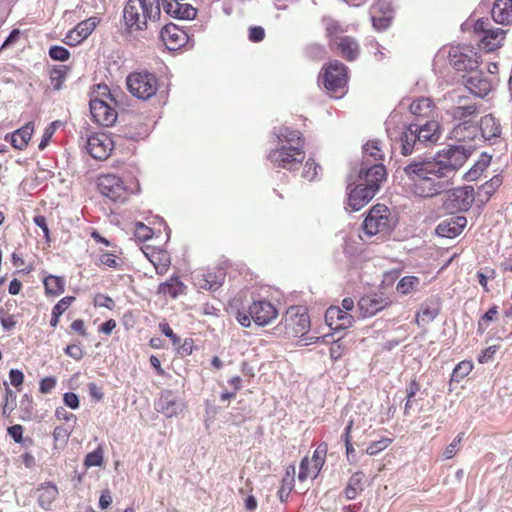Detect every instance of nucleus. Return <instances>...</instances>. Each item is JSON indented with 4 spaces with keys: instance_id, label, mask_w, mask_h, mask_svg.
Returning <instances> with one entry per match:
<instances>
[{
    "instance_id": "f257e3e1",
    "label": "nucleus",
    "mask_w": 512,
    "mask_h": 512,
    "mask_svg": "<svg viewBox=\"0 0 512 512\" xmlns=\"http://www.w3.org/2000/svg\"><path fill=\"white\" fill-rule=\"evenodd\" d=\"M278 145L267 155L270 163L289 172L297 171L306 158L305 137L300 130L288 126L275 129Z\"/></svg>"
},
{
    "instance_id": "f03ea898",
    "label": "nucleus",
    "mask_w": 512,
    "mask_h": 512,
    "mask_svg": "<svg viewBox=\"0 0 512 512\" xmlns=\"http://www.w3.org/2000/svg\"><path fill=\"white\" fill-rule=\"evenodd\" d=\"M410 189L416 196L431 198L443 192L449 179L437 159L414 161L404 168Z\"/></svg>"
},
{
    "instance_id": "7ed1b4c3",
    "label": "nucleus",
    "mask_w": 512,
    "mask_h": 512,
    "mask_svg": "<svg viewBox=\"0 0 512 512\" xmlns=\"http://www.w3.org/2000/svg\"><path fill=\"white\" fill-rule=\"evenodd\" d=\"M159 16V0H128L124 8V21L130 31L146 29L148 20Z\"/></svg>"
},
{
    "instance_id": "20e7f679",
    "label": "nucleus",
    "mask_w": 512,
    "mask_h": 512,
    "mask_svg": "<svg viewBox=\"0 0 512 512\" xmlns=\"http://www.w3.org/2000/svg\"><path fill=\"white\" fill-rule=\"evenodd\" d=\"M456 103L457 105L448 111L452 119L458 121L453 128V135L456 139L465 141L473 138V123L479 112V107L476 103L469 102L465 96H458Z\"/></svg>"
},
{
    "instance_id": "39448f33",
    "label": "nucleus",
    "mask_w": 512,
    "mask_h": 512,
    "mask_svg": "<svg viewBox=\"0 0 512 512\" xmlns=\"http://www.w3.org/2000/svg\"><path fill=\"white\" fill-rule=\"evenodd\" d=\"M319 80L330 96L341 98L347 92L348 67L338 60H332L322 67Z\"/></svg>"
},
{
    "instance_id": "423d86ee",
    "label": "nucleus",
    "mask_w": 512,
    "mask_h": 512,
    "mask_svg": "<svg viewBox=\"0 0 512 512\" xmlns=\"http://www.w3.org/2000/svg\"><path fill=\"white\" fill-rule=\"evenodd\" d=\"M277 317V308L266 299L253 300L247 310H237L235 313L236 320L245 328H249L252 321L258 326H266Z\"/></svg>"
},
{
    "instance_id": "0eeeda50",
    "label": "nucleus",
    "mask_w": 512,
    "mask_h": 512,
    "mask_svg": "<svg viewBox=\"0 0 512 512\" xmlns=\"http://www.w3.org/2000/svg\"><path fill=\"white\" fill-rule=\"evenodd\" d=\"M99 192L113 202L124 203L139 190L137 181L126 182L115 174H102L97 179Z\"/></svg>"
},
{
    "instance_id": "6e6552de",
    "label": "nucleus",
    "mask_w": 512,
    "mask_h": 512,
    "mask_svg": "<svg viewBox=\"0 0 512 512\" xmlns=\"http://www.w3.org/2000/svg\"><path fill=\"white\" fill-rule=\"evenodd\" d=\"M126 85L134 97L149 100L157 93L160 83L154 73L143 70L130 73L127 76Z\"/></svg>"
},
{
    "instance_id": "1a4fd4ad",
    "label": "nucleus",
    "mask_w": 512,
    "mask_h": 512,
    "mask_svg": "<svg viewBox=\"0 0 512 512\" xmlns=\"http://www.w3.org/2000/svg\"><path fill=\"white\" fill-rule=\"evenodd\" d=\"M474 32L479 39V48L486 52L500 48L506 35L505 30L491 27L488 18L478 19L474 25Z\"/></svg>"
},
{
    "instance_id": "9d476101",
    "label": "nucleus",
    "mask_w": 512,
    "mask_h": 512,
    "mask_svg": "<svg viewBox=\"0 0 512 512\" xmlns=\"http://www.w3.org/2000/svg\"><path fill=\"white\" fill-rule=\"evenodd\" d=\"M390 229V210L384 204L374 205L368 212L364 222L363 230L366 235L374 236L386 233Z\"/></svg>"
},
{
    "instance_id": "9b49d317",
    "label": "nucleus",
    "mask_w": 512,
    "mask_h": 512,
    "mask_svg": "<svg viewBox=\"0 0 512 512\" xmlns=\"http://www.w3.org/2000/svg\"><path fill=\"white\" fill-rule=\"evenodd\" d=\"M327 444L320 443L313 452L312 459L304 457L300 463V471L298 479L301 482L306 481L308 478H316L321 468L323 467L327 455Z\"/></svg>"
},
{
    "instance_id": "f8f14e48",
    "label": "nucleus",
    "mask_w": 512,
    "mask_h": 512,
    "mask_svg": "<svg viewBox=\"0 0 512 512\" xmlns=\"http://www.w3.org/2000/svg\"><path fill=\"white\" fill-rule=\"evenodd\" d=\"M475 200L472 186L454 188L447 192L444 207L450 211H467Z\"/></svg>"
},
{
    "instance_id": "ddd939ff",
    "label": "nucleus",
    "mask_w": 512,
    "mask_h": 512,
    "mask_svg": "<svg viewBox=\"0 0 512 512\" xmlns=\"http://www.w3.org/2000/svg\"><path fill=\"white\" fill-rule=\"evenodd\" d=\"M469 158V153L461 146L448 148L437 161L443 168V172L450 179L454 173L461 168Z\"/></svg>"
},
{
    "instance_id": "4468645a",
    "label": "nucleus",
    "mask_w": 512,
    "mask_h": 512,
    "mask_svg": "<svg viewBox=\"0 0 512 512\" xmlns=\"http://www.w3.org/2000/svg\"><path fill=\"white\" fill-rule=\"evenodd\" d=\"M286 328L295 336L305 335L310 328V319L305 307L292 306L285 315Z\"/></svg>"
},
{
    "instance_id": "2eb2a0df",
    "label": "nucleus",
    "mask_w": 512,
    "mask_h": 512,
    "mask_svg": "<svg viewBox=\"0 0 512 512\" xmlns=\"http://www.w3.org/2000/svg\"><path fill=\"white\" fill-rule=\"evenodd\" d=\"M449 60L457 71H473L479 64L477 52L469 47L452 48Z\"/></svg>"
},
{
    "instance_id": "dca6fc26",
    "label": "nucleus",
    "mask_w": 512,
    "mask_h": 512,
    "mask_svg": "<svg viewBox=\"0 0 512 512\" xmlns=\"http://www.w3.org/2000/svg\"><path fill=\"white\" fill-rule=\"evenodd\" d=\"M114 147L110 136L105 133H95L88 138V153L97 160H106Z\"/></svg>"
},
{
    "instance_id": "f3484780",
    "label": "nucleus",
    "mask_w": 512,
    "mask_h": 512,
    "mask_svg": "<svg viewBox=\"0 0 512 512\" xmlns=\"http://www.w3.org/2000/svg\"><path fill=\"white\" fill-rule=\"evenodd\" d=\"M92 118L101 126H112L117 120V112L106 101L93 98L89 102Z\"/></svg>"
},
{
    "instance_id": "a211bd4d",
    "label": "nucleus",
    "mask_w": 512,
    "mask_h": 512,
    "mask_svg": "<svg viewBox=\"0 0 512 512\" xmlns=\"http://www.w3.org/2000/svg\"><path fill=\"white\" fill-rule=\"evenodd\" d=\"M100 23L98 17H90L81 21L65 36L64 42L69 46H77L87 39Z\"/></svg>"
},
{
    "instance_id": "6ab92c4d",
    "label": "nucleus",
    "mask_w": 512,
    "mask_h": 512,
    "mask_svg": "<svg viewBox=\"0 0 512 512\" xmlns=\"http://www.w3.org/2000/svg\"><path fill=\"white\" fill-rule=\"evenodd\" d=\"M391 304V300L383 294H369L358 301V309L363 318L370 317Z\"/></svg>"
},
{
    "instance_id": "aec40b11",
    "label": "nucleus",
    "mask_w": 512,
    "mask_h": 512,
    "mask_svg": "<svg viewBox=\"0 0 512 512\" xmlns=\"http://www.w3.org/2000/svg\"><path fill=\"white\" fill-rule=\"evenodd\" d=\"M160 37L166 48L171 51L180 49L188 42L187 33L172 23L162 28Z\"/></svg>"
},
{
    "instance_id": "412c9836",
    "label": "nucleus",
    "mask_w": 512,
    "mask_h": 512,
    "mask_svg": "<svg viewBox=\"0 0 512 512\" xmlns=\"http://www.w3.org/2000/svg\"><path fill=\"white\" fill-rule=\"evenodd\" d=\"M330 49L349 62L356 60L360 53V46L356 39L347 35L339 39L335 38Z\"/></svg>"
},
{
    "instance_id": "4be33fe9",
    "label": "nucleus",
    "mask_w": 512,
    "mask_h": 512,
    "mask_svg": "<svg viewBox=\"0 0 512 512\" xmlns=\"http://www.w3.org/2000/svg\"><path fill=\"white\" fill-rule=\"evenodd\" d=\"M142 251L159 275L167 273L171 265V257L166 250L152 245H145Z\"/></svg>"
},
{
    "instance_id": "5701e85b",
    "label": "nucleus",
    "mask_w": 512,
    "mask_h": 512,
    "mask_svg": "<svg viewBox=\"0 0 512 512\" xmlns=\"http://www.w3.org/2000/svg\"><path fill=\"white\" fill-rule=\"evenodd\" d=\"M353 316L338 306H330L325 313V322L332 330L348 329L353 324Z\"/></svg>"
},
{
    "instance_id": "b1692460",
    "label": "nucleus",
    "mask_w": 512,
    "mask_h": 512,
    "mask_svg": "<svg viewBox=\"0 0 512 512\" xmlns=\"http://www.w3.org/2000/svg\"><path fill=\"white\" fill-rule=\"evenodd\" d=\"M164 11L172 17L179 19H193L197 11L185 0H162Z\"/></svg>"
},
{
    "instance_id": "393cba45",
    "label": "nucleus",
    "mask_w": 512,
    "mask_h": 512,
    "mask_svg": "<svg viewBox=\"0 0 512 512\" xmlns=\"http://www.w3.org/2000/svg\"><path fill=\"white\" fill-rule=\"evenodd\" d=\"M184 409L185 404L180 402L171 391L163 392L157 403L158 412L167 418L178 416Z\"/></svg>"
},
{
    "instance_id": "a878e982",
    "label": "nucleus",
    "mask_w": 512,
    "mask_h": 512,
    "mask_svg": "<svg viewBox=\"0 0 512 512\" xmlns=\"http://www.w3.org/2000/svg\"><path fill=\"white\" fill-rule=\"evenodd\" d=\"M38 505L45 511L52 509L53 503L59 495L56 484L48 481L41 483L35 490Z\"/></svg>"
},
{
    "instance_id": "bb28decb",
    "label": "nucleus",
    "mask_w": 512,
    "mask_h": 512,
    "mask_svg": "<svg viewBox=\"0 0 512 512\" xmlns=\"http://www.w3.org/2000/svg\"><path fill=\"white\" fill-rule=\"evenodd\" d=\"M360 177L364 179V183L369 188H373L377 192L380 184L386 180L387 171L382 163H375L369 168H362Z\"/></svg>"
},
{
    "instance_id": "cd10ccee",
    "label": "nucleus",
    "mask_w": 512,
    "mask_h": 512,
    "mask_svg": "<svg viewBox=\"0 0 512 512\" xmlns=\"http://www.w3.org/2000/svg\"><path fill=\"white\" fill-rule=\"evenodd\" d=\"M373 188H369L365 184H359L352 189L348 195L347 205L352 211H359L362 209L374 196Z\"/></svg>"
},
{
    "instance_id": "c85d7f7f",
    "label": "nucleus",
    "mask_w": 512,
    "mask_h": 512,
    "mask_svg": "<svg viewBox=\"0 0 512 512\" xmlns=\"http://www.w3.org/2000/svg\"><path fill=\"white\" fill-rule=\"evenodd\" d=\"M466 225V217L453 216L439 223L436 233L441 237L454 238L462 233Z\"/></svg>"
},
{
    "instance_id": "c756f323",
    "label": "nucleus",
    "mask_w": 512,
    "mask_h": 512,
    "mask_svg": "<svg viewBox=\"0 0 512 512\" xmlns=\"http://www.w3.org/2000/svg\"><path fill=\"white\" fill-rule=\"evenodd\" d=\"M464 84L470 93L482 98L488 95L492 88L490 80L480 72L467 77Z\"/></svg>"
},
{
    "instance_id": "7c9ffc66",
    "label": "nucleus",
    "mask_w": 512,
    "mask_h": 512,
    "mask_svg": "<svg viewBox=\"0 0 512 512\" xmlns=\"http://www.w3.org/2000/svg\"><path fill=\"white\" fill-rule=\"evenodd\" d=\"M34 133V124L29 122L11 134L5 136V141L10 142L13 148L24 150Z\"/></svg>"
},
{
    "instance_id": "2f4dec72",
    "label": "nucleus",
    "mask_w": 512,
    "mask_h": 512,
    "mask_svg": "<svg viewBox=\"0 0 512 512\" xmlns=\"http://www.w3.org/2000/svg\"><path fill=\"white\" fill-rule=\"evenodd\" d=\"M414 129H416L417 140L420 143H436L440 137L441 133L439 130V124L437 121L431 120L427 121L423 125L411 124Z\"/></svg>"
},
{
    "instance_id": "473e14b6",
    "label": "nucleus",
    "mask_w": 512,
    "mask_h": 512,
    "mask_svg": "<svg viewBox=\"0 0 512 512\" xmlns=\"http://www.w3.org/2000/svg\"><path fill=\"white\" fill-rule=\"evenodd\" d=\"M491 14L495 22L503 25L510 24L512 22V0H496Z\"/></svg>"
},
{
    "instance_id": "72a5a7b5",
    "label": "nucleus",
    "mask_w": 512,
    "mask_h": 512,
    "mask_svg": "<svg viewBox=\"0 0 512 512\" xmlns=\"http://www.w3.org/2000/svg\"><path fill=\"white\" fill-rule=\"evenodd\" d=\"M364 481L365 474L362 471H357L351 475L346 487L343 490L347 500H353L363 492Z\"/></svg>"
},
{
    "instance_id": "f704fd0d",
    "label": "nucleus",
    "mask_w": 512,
    "mask_h": 512,
    "mask_svg": "<svg viewBox=\"0 0 512 512\" xmlns=\"http://www.w3.org/2000/svg\"><path fill=\"white\" fill-rule=\"evenodd\" d=\"M479 128L484 139L490 140L499 137L501 134V126L494 116L491 114L481 118Z\"/></svg>"
},
{
    "instance_id": "c9c22d12",
    "label": "nucleus",
    "mask_w": 512,
    "mask_h": 512,
    "mask_svg": "<svg viewBox=\"0 0 512 512\" xmlns=\"http://www.w3.org/2000/svg\"><path fill=\"white\" fill-rule=\"evenodd\" d=\"M295 472H296V468L294 465H289L286 468L285 475L282 478L281 486L277 493L281 502L287 501L290 493L294 489Z\"/></svg>"
},
{
    "instance_id": "e433bc0d",
    "label": "nucleus",
    "mask_w": 512,
    "mask_h": 512,
    "mask_svg": "<svg viewBox=\"0 0 512 512\" xmlns=\"http://www.w3.org/2000/svg\"><path fill=\"white\" fill-rule=\"evenodd\" d=\"M435 104L430 98H418L410 104V111L413 115L423 118L433 116Z\"/></svg>"
},
{
    "instance_id": "4c0bfd02",
    "label": "nucleus",
    "mask_w": 512,
    "mask_h": 512,
    "mask_svg": "<svg viewBox=\"0 0 512 512\" xmlns=\"http://www.w3.org/2000/svg\"><path fill=\"white\" fill-rule=\"evenodd\" d=\"M364 162L375 161L382 163L385 153L379 140H370L364 146Z\"/></svg>"
},
{
    "instance_id": "58836bf2",
    "label": "nucleus",
    "mask_w": 512,
    "mask_h": 512,
    "mask_svg": "<svg viewBox=\"0 0 512 512\" xmlns=\"http://www.w3.org/2000/svg\"><path fill=\"white\" fill-rule=\"evenodd\" d=\"M491 163V156L482 153L477 160V162L472 166V168L467 171L464 175L465 180L467 181H476L478 180L484 171L489 167Z\"/></svg>"
},
{
    "instance_id": "ea45409f",
    "label": "nucleus",
    "mask_w": 512,
    "mask_h": 512,
    "mask_svg": "<svg viewBox=\"0 0 512 512\" xmlns=\"http://www.w3.org/2000/svg\"><path fill=\"white\" fill-rule=\"evenodd\" d=\"M185 286L178 277H171L166 282L159 285L158 293L176 298L184 292Z\"/></svg>"
},
{
    "instance_id": "a19ab883",
    "label": "nucleus",
    "mask_w": 512,
    "mask_h": 512,
    "mask_svg": "<svg viewBox=\"0 0 512 512\" xmlns=\"http://www.w3.org/2000/svg\"><path fill=\"white\" fill-rule=\"evenodd\" d=\"M224 281V273L222 271L216 272H207L202 275V278L199 280L198 285L202 289L206 290H216L218 289Z\"/></svg>"
},
{
    "instance_id": "79ce46f5",
    "label": "nucleus",
    "mask_w": 512,
    "mask_h": 512,
    "mask_svg": "<svg viewBox=\"0 0 512 512\" xmlns=\"http://www.w3.org/2000/svg\"><path fill=\"white\" fill-rule=\"evenodd\" d=\"M416 129L409 125L402 133L400 137L401 141V153L404 156L410 155L414 149V145L417 140Z\"/></svg>"
},
{
    "instance_id": "37998d69",
    "label": "nucleus",
    "mask_w": 512,
    "mask_h": 512,
    "mask_svg": "<svg viewBox=\"0 0 512 512\" xmlns=\"http://www.w3.org/2000/svg\"><path fill=\"white\" fill-rule=\"evenodd\" d=\"M381 12V7L379 4H375L371 7V17L373 26L377 29H385L387 28L392 20L391 11L387 8V11L383 13V15H379Z\"/></svg>"
},
{
    "instance_id": "c03bdc74",
    "label": "nucleus",
    "mask_w": 512,
    "mask_h": 512,
    "mask_svg": "<svg viewBox=\"0 0 512 512\" xmlns=\"http://www.w3.org/2000/svg\"><path fill=\"white\" fill-rule=\"evenodd\" d=\"M323 23L325 25V31L326 36L328 38L329 47L333 44L335 38L339 39L345 36L342 35L345 30L338 21L330 17H326L323 19Z\"/></svg>"
},
{
    "instance_id": "a18cd8bd",
    "label": "nucleus",
    "mask_w": 512,
    "mask_h": 512,
    "mask_svg": "<svg viewBox=\"0 0 512 512\" xmlns=\"http://www.w3.org/2000/svg\"><path fill=\"white\" fill-rule=\"evenodd\" d=\"M43 283L47 295L58 296L65 290V280L62 277L49 275Z\"/></svg>"
},
{
    "instance_id": "49530a36",
    "label": "nucleus",
    "mask_w": 512,
    "mask_h": 512,
    "mask_svg": "<svg viewBox=\"0 0 512 512\" xmlns=\"http://www.w3.org/2000/svg\"><path fill=\"white\" fill-rule=\"evenodd\" d=\"M69 72L66 65L54 66L49 73L50 84L54 90H60Z\"/></svg>"
},
{
    "instance_id": "de8ad7c7",
    "label": "nucleus",
    "mask_w": 512,
    "mask_h": 512,
    "mask_svg": "<svg viewBox=\"0 0 512 512\" xmlns=\"http://www.w3.org/2000/svg\"><path fill=\"white\" fill-rule=\"evenodd\" d=\"M420 278L416 276H405L396 285V291L401 295H408L415 292L420 286Z\"/></svg>"
},
{
    "instance_id": "09e8293b",
    "label": "nucleus",
    "mask_w": 512,
    "mask_h": 512,
    "mask_svg": "<svg viewBox=\"0 0 512 512\" xmlns=\"http://www.w3.org/2000/svg\"><path fill=\"white\" fill-rule=\"evenodd\" d=\"M322 168L313 158H308L302 169L301 176L303 179L312 182L319 178Z\"/></svg>"
},
{
    "instance_id": "8fccbe9b",
    "label": "nucleus",
    "mask_w": 512,
    "mask_h": 512,
    "mask_svg": "<svg viewBox=\"0 0 512 512\" xmlns=\"http://www.w3.org/2000/svg\"><path fill=\"white\" fill-rule=\"evenodd\" d=\"M502 178L500 176H494L489 181L484 183L478 191L479 197L485 196L481 201H488L494 192L500 187Z\"/></svg>"
},
{
    "instance_id": "3c124183",
    "label": "nucleus",
    "mask_w": 512,
    "mask_h": 512,
    "mask_svg": "<svg viewBox=\"0 0 512 512\" xmlns=\"http://www.w3.org/2000/svg\"><path fill=\"white\" fill-rule=\"evenodd\" d=\"M5 393L4 403L2 405V415L4 417H10L12 411L16 408V393L9 388L7 382H4Z\"/></svg>"
},
{
    "instance_id": "603ef678",
    "label": "nucleus",
    "mask_w": 512,
    "mask_h": 512,
    "mask_svg": "<svg viewBox=\"0 0 512 512\" xmlns=\"http://www.w3.org/2000/svg\"><path fill=\"white\" fill-rule=\"evenodd\" d=\"M473 369V363L469 360L459 362L453 369L451 381L460 382L463 380Z\"/></svg>"
},
{
    "instance_id": "864d4df0",
    "label": "nucleus",
    "mask_w": 512,
    "mask_h": 512,
    "mask_svg": "<svg viewBox=\"0 0 512 512\" xmlns=\"http://www.w3.org/2000/svg\"><path fill=\"white\" fill-rule=\"evenodd\" d=\"M393 442L392 438L382 437L380 440L372 441L366 448V453L370 456L376 455L388 448Z\"/></svg>"
},
{
    "instance_id": "5fc2aeb1",
    "label": "nucleus",
    "mask_w": 512,
    "mask_h": 512,
    "mask_svg": "<svg viewBox=\"0 0 512 512\" xmlns=\"http://www.w3.org/2000/svg\"><path fill=\"white\" fill-rule=\"evenodd\" d=\"M154 235V231L149 226L145 225L142 222L134 223V236L137 240L141 242H145L150 240Z\"/></svg>"
},
{
    "instance_id": "6e6d98bb",
    "label": "nucleus",
    "mask_w": 512,
    "mask_h": 512,
    "mask_svg": "<svg viewBox=\"0 0 512 512\" xmlns=\"http://www.w3.org/2000/svg\"><path fill=\"white\" fill-rule=\"evenodd\" d=\"M104 462L103 457V449L102 447H97L94 451L88 453L84 460V465L86 467H95L101 466Z\"/></svg>"
},
{
    "instance_id": "4d7b16f0",
    "label": "nucleus",
    "mask_w": 512,
    "mask_h": 512,
    "mask_svg": "<svg viewBox=\"0 0 512 512\" xmlns=\"http://www.w3.org/2000/svg\"><path fill=\"white\" fill-rule=\"evenodd\" d=\"M498 315V307H491L478 321V332L483 333L489 326V323L496 319Z\"/></svg>"
},
{
    "instance_id": "13d9d810",
    "label": "nucleus",
    "mask_w": 512,
    "mask_h": 512,
    "mask_svg": "<svg viewBox=\"0 0 512 512\" xmlns=\"http://www.w3.org/2000/svg\"><path fill=\"white\" fill-rule=\"evenodd\" d=\"M463 437H464V433H459L454 439L453 441L445 448V450L443 451V457L444 459H451L453 458L458 450H459V446L461 445V442L463 440Z\"/></svg>"
},
{
    "instance_id": "bf43d9fd",
    "label": "nucleus",
    "mask_w": 512,
    "mask_h": 512,
    "mask_svg": "<svg viewBox=\"0 0 512 512\" xmlns=\"http://www.w3.org/2000/svg\"><path fill=\"white\" fill-rule=\"evenodd\" d=\"M438 315V311L436 309H432L428 306H423L421 311L416 315L415 322L417 325H420V321L422 322H430L436 318Z\"/></svg>"
},
{
    "instance_id": "052dcab7",
    "label": "nucleus",
    "mask_w": 512,
    "mask_h": 512,
    "mask_svg": "<svg viewBox=\"0 0 512 512\" xmlns=\"http://www.w3.org/2000/svg\"><path fill=\"white\" fill-rule=\"evenodd\" d=\"M49 56L56 61H67L70 58V52L63 46L54 45L49 49Z\"/></svg>"
},
{
    "instance_id": "680f3d73",
    "label": "nucleus",
    "mask_w": 512,
    "mask_h": 512,
    "mask_svg": "<svg viewBox=\"0 0 512 512\" xmlns=\"http://www.w3.org/2000/svg\"><path fill=\"white\" fill-rule=\"evenodd\" d=\"M22 32L19 29H13L10 35L6 38L2 46L0 47V51L6 50L9 48H14L18 42L20 41Z\"/></svg>"
},
{
    "instance_id": "e2e57ef3",
    "label": "nucleus",
    "mask_w": 512,
    "mask_h": 512,
    "mask_svg": "<svg viewBox=\"0 0 512 512\" xmlns=\"http://www.w3.org/2000/svg\"><path fill=\"white\" fill-rule=\"evenodd\" d=\"M94 306L113 310L115 308V302L110 296L99 293L94 297Z\"/></svg>"
},
{
    "instance_id": "0e129e2a",
    "label": "nucleus",
    "mask_w": 512,
    "mask_h": 512,
    "mask_svg": "<svg viewBox=\"0 0 512 512\" xmlns=\"http://www.w3.org/2000/svg\"><path fill=\"white\" fill-rule=\"evenodd\" d=\"M75 301V297L73 296H66L62 299H60L56 305L53 307L52 312L56 313L57 315H62Z\"/></svg>"
},
{
    "instance_id": "69168bd1",
    "label": "nucleus",
    "mask_w": 512,
    "mask_h": 512,
    "mask_svg": "<svg viewBox=\"0 0 512 512\" xmlns=\"http://www.w3.org/2000/svg\"><path fill=\"white\" fill-rule=\"evenodd\" d=\"M56 384H57V380L55 377H53V376L45 377L39 383V391L42 394H48L55 389Z\"/></svg>"
},
{
    "instance_id": "338daca9",
    "label": "nucleus",
    "mask_w": 512,
    "mask_h": 512,
    "mask_svg": "<svg viewBox=\"0 0 512 512\" xmlns=\"http://www.w3.org/2000/svg\"><path fill=\"white\" fill-rule=\"evenodd\" d=\"M499 348H500L499 345H493V346L487 347L479 355L478 362L481 364L489 362L490 360H492L494 358V355L499 350Z\"/></svg>"
},
{
    "instance_id": "774afa93",
    "label": "nucleus",
    "mask_w": 512,
    "mask_h": 512,
    "mask_svg": "<svg viewBox=\"0 0 512 512\" xmlns=\"http://www.w3.org/2000/svg\"><path fill=\"white\" fill-rule=\"evenodd\" d=\"M9 379L11 385L20 390L19 387H21L24 382V374L19 369H11L9 371Z\"/></svg>"
}]
</instances>
